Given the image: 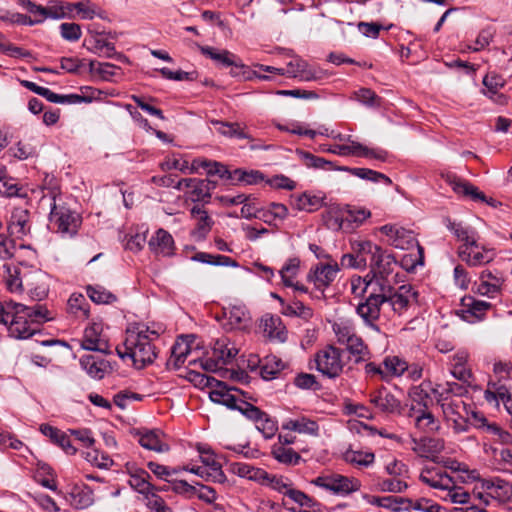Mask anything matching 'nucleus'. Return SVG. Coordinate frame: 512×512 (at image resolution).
<instances>
[{"instance_id": "obj_1", "label": "nucleus", "mask_w": 512, "mask_h": 512, "mask_svg": "<svg viewBox=\"0 0 512 512\" xmlns=\"http://www.w3.org/2000/svg\"><path fill=\"white\" fill-rule=\"evenodd\" d=\"M159 336L158 331L145 324H134L126 329L124 342L116 347V352L121 359L129 358L135 368L142 369L156 359Z\"/></svg>"}, {"instance_id": "obj_2", "label": "nucleus", "mask_w": 512, "mask_h": 512, "mask_svg": "<svg viewBox=\"0 0 512 512\" xmlns=\"http://www.w3.org/2000/svg\"><path fill=\"white\" fill-rule=\"evenodd\" d=\"M46 198L50 200L49 223L51 229L64 237L76 235L82 223L81 216L63 202L58 181L54 177H46L44 180L42 199Z\"/></svg>"}, {"instance_id": "obj_3", "label": "nucleus", "mask_w": 512, "mask_h": 512, "mask_svg": "<svg viewBox=\"0 0 512 512\" xmlns=\"http://www.w3.org/2000/svg\"><path fill=\"white\" fill-rule=\"evenodd\" d=\"M351 293L360 299L356 313L367 326L378 330L376 321L380 317L381 306L386 303V295L373 283L367 282V277L360 276L351 279Z\"/></svg>"}, {"instance_id": "obj_4", "label": "nucleus", "mask_w": 512, "mask_h": 512, "mask_svg": "<svg viewBox=\"0 0 512 512\" xmlns=\"http://www.w3.org/2000/svg\"><path fill=\"white\" fill-rule=\"evenodd\" d=\"M370 272L365 276L367 282L373 283L379 290H385L391 283H398V262L395 256L381 247L380 251L371 258Z\"/></svg>"}, {"instance_id": "obj_5", "label": "nucleus", "mask_w": 512, "mask_h": 512, "mask_svg": "<svg viewBox=\"0 0 512 512\" xmlns=\"http://www.w3.org/2000/svg\"><path fill=\"white\" fill-rule=\"evenodd\" d=\"M6 301H0V324L8 326L10 336L17 339H27L38 331L20 309L8 311Z\"/></svg>"}, {"instance_id": "obj_6", "label": "nucleus", "mask_w": 512, "mask_h": 512, "mask_svg": "<svg viewBox=\"0 0 512 512\" xmlns=\"http://www.w3.org/2000/svg\"><path fill=\"white\" fill-rule=\"evenodd\" d=\"M314 361L317 371L331 379L339 377L345 366L343 350L333 345H328L319 350L315 354Z\"/></svg>"}, {"instance_id": "obj_7", "label": "nucleus", "mask_w": 512, "mask_h": 512, "mask_svg": "<svg viewBox=\"0 0 512 512\" xmlns=\"http://www.w3.org/2000/svg\"><path fill=\"white\" fill-rule=\"evenodd\" d=\"M321 151L332 153L338 156H356L379 161H386L388 152L381 148H369L356 141H350L349 144L321 145Z\"/></svg>"}, {"instance_id": "obj_8", "label": "nucleus", "mask_w": 512, "mask_h": 512, "mask_svg": "<svg viewBox=\"0 0 512 512\" xmlns=\"http://www.w3.org/2000/svg\"><path fill=\"white\" fill-rule=\"evenodd\" d=\"M394 283L388 285V288L382 290L386 295V303H389L393 311L402 315L408 308L418 302V292L411 285H401L397 289Z\"/></svg>"}, {"instance_id": "obj_9", "label": "nucleus", "mask_w": 512, "mask_h": 512, "mask_svg": "<svg viewBox=\"0 0 512 512\" xmlns=\"http://www.w3.org/2000/svg\"><path fill=\"white\" fill-rule=\"evenodd\" d=\"M315 486L331 491L334 494L347 495L360 489V482L357 479L349 478L340 474H328L316 477L311 481Z\"/></svg>"}, {"instance_id": "obj_10", "label": "nucleus", "mask_w": 512, "mask_h": 512, "mask_svg": "<svg viewBox=\"0 0 512 512\" xmlns=\"http://www.w3.org/2000/svg\"><path fill=\"white\" fill-rule=\"evenodd\" d=\"M211 388L212 390L209 393L211 401L224 405L231 410H236L242 399L238 396V394L246 399L253 400L251 396H248V393L236 387L228 386L224 382L217 379L214 382V386Z\"/></svg>"}, {"instance_id": "obj_11", "label": "nucleus", "mask_w": 512, "mask_h": 512, "mask_svg": "<svg viewBox=\"0 0 512 512\" xmlns=\"http://www.w3.org/2000/svg\"><path fill=\"white\" fill-rule=\"evenodd\" d=\"M379 231L388 238V244L397 249L408 250L416 246L420 252L422 251V247L411 230L396 224H386L381 226Z\"/></svg>"}, {"instance_id": "obj_12", "label": "nucleus", "mask_w": 512, "mask_h": 512, "mask_svg": "<svg viewBox=\"0 0 512 512\" xmlns=\"http://www.w3.org/2000/svg\"><path fill=\"white\" fill-rule=\"evenodd\" d=\"M278 75L295 78L303 82H310L321 79L322 71L310 65L306 60L294 56L287 63L286 68H282V70L278 71Z\"/></svg>"}, {"instance_id": "obj_13", "label": "nucleus", "mask_w": 512, "mask_h": 512, "mask_svg": "<svg viewBox=\"0 0 512 512\" xmlns=\"http://www.w3.org/2000/svg\"><path fill=\"white\" fill-rule=\"evenodd\" d=\"M369 402L378 412L384 414H400L402 411L400 400L384 386L369 394Z\"/></svg>"}, {"instance_id": "obj_14", "label": "nucleus", "mask_w": 512, "mask_h": 512, "mask_svg": "<svg viewBox=\"0 0 512 512\" xmlns=\"http://www.w3.org/2000/svg\"><path fill=\"white\" fill-rule=\"evenodd\" d=\"M492 308L490 302L475 299L472 296L464 297L461 300V308L458 315L468 323H476L485 318L486 313Z\"/></svg>"}, {"instance_id": "obj_15", "label": "nucleus", "mask_w": 512, "mask_h": 512, "mask_svg": "<svg viewBox=\"0 0 512 512\" xmlns=\"http://www.w3.org/2000/svg\"><path fill=\"white\" fill-rule=\"evenodd\" d=\"M225 322L223 326L228 330H244L251 325V316L244 305H230L223 309Z\"/></svg>"}, {"instance_id": "obj_16", "label": "nucleus", "mask_w": 512, "mask_h": 512, "mask_svg": "<svg viewBox=\"0 0 512 512\" xmlns=\"http://www.w3.org/2000/svg\"><path fill=\"white\" fill-rule=\"evenodd\" d=\"M127 471L129 474V485L135 491L142 494L144 496V500H146L147 498H149V496L155 494L157 491L160 490L159 488H156L154 485L151 484V476L146 470L135 466L127 465Z\"/></svg>"}, {"instance_id": "obj_17", "label": "nucleus", "mask_w": 512, "mask_h": 512, "mask_svg": "<svg viewBox=\"0 0 512 512\" xmlns=\"http://www.w3.org/2000/svg\"><path fill=\"white\" fill-rule=\"evenodd\" d=\"M81 347L89 351H96L103 354L109 353V344L105 336L102 334V327L100 324L94 323L84 330Z\"/></svg>"}, {"instance_id": "obj_18", "label": "nucleus", "mask_w": 512, "mask_h": 512, "mask_svg": "<svg viewBox=\"0 0 512 512\" xmlns=\"http://www.w3.org/2000/svg\"><path fill=\"white\" fill-rule=\"evenodd\" d=\"M339 271L338 263H319L308 274V279L312 281L317 289L327 288L336 278Z\"/></svg>"}, {"instance_id": "obj_19", "label": "nucleus", "mask_w": 512, "mask_h": 512, "mask_svg": "<svg viewBox=\"0 0 512 512\" xmlns=\"http://www.w3.org/2000/svg\"><path fill=\"white\" fill-rule=\"evenodd\" d=\"M24 288L29 296L37 301L43 300L48 295V286L41 270L33 268L24 273Z\"/></svg>"}, {"instance_id": "obj_20", "label": "nucleus", "mask_w": 512, "mask_h": 512, "mask_svg": "<svg viewBox=\"0 0 512 512\" xmlns=\"http://www.w3.org/2000/svg\"><path fill=\"white\" fill-rule=\"evenodd\" d=\"M458 256L469 266L476 267L490 263L494 260L496 254L494 249L487 248L478 242L477 248L458 249Z\"/></svg>"}, {"instance_id": "obj_21", "label": "nucleus", "mask_w": 512, "mask_h": 512, "mask_svg": "<svg viewBox=\"0 0 512 512\" xmlns=\"http://www.w3.org/2000/svg\"><path fill=\"white\" fill-rule=\"evenodd\" d=\"M6 309L8 311H12L13 309H20L19 311L23 312L34 326L53 319L51 312L41 304L26 306L13 300H9L6 301Z\"/></svg>"}, {"instance_id": "obj_22", "label": "nucleus", "mask_w": 512, "mask_h": 512, "mask_svg": "<svg viewBox=\"0 0 512 512\" xmlns=\"http://www.w3.org/2000/svg\"><path fill=\"white\" fill-rule=\"evenodd\" d=\"M481 489L498 501H507L512 497V484L499 477H490L480 481Z\"/></svg>"}, {"instance_id": "obj_23", "label": "nucleus", "mask_w": 512, "mask_h": 512, "mask_svg": "<svg viewBox=\"0 0 512 512\" xmlns=\"http://www.w3.org/2000/svg\"><path fill=\"white\" fill-rule=\"evenodd\" d=\"M150 251L157 257L174 254L175 246L172 235L164 229H158L148 241Z\"/></svg>"}, {"instance_id": "obj_24", "label": "nucleus", "mask_w": 512, "mask_h": 512, "mask_svg": "<svg viewBox=\"0 0 512 512\" xmlns=\"http://www.w3.org/2000/svg\"><path fill=\"white\" fill-rule=\"evenodd\" d=\"M420 480L438 490L439 494H445L452 487L454 481L445 471L438 468L424 469L420 474Z\"/></svg>"}, {"instance_id": "obj_25", "label": "nucleus", "mask_w": 512, "mask_h": 512, "mask_svg": "<svg viewBox=\"0 0 512 512\" xmlns=\"http://www.w3.org/2000/svg\"><path fill=\"white\" fill-rule=\"evenodd\" d=\"M190 214L194 221L192 235L198 239H204L212 230L214 220L209 216L203 205H194L190 210Z\"/></svg>"}, {"instance_id": "obj_26", "label": "nucleus", "mask_w": 512, "mask_h": 512, "mask_svg": "<svg viewBox=\"0 0 512 512\" xmlns=\"http://www.w3.org/2000/svg\"><path fill=\"white\" fill-rule=\"evenodd\" d=\"M29 218L30 214L28 210L23 208H15L12 211L8 225L10 235L17 239H22L28 235L31 229Z\"/></svg>"}, {"instance_id": "obj_27", "label": "nucleus", "mask_w": 512, "mask_h": 512, "mask_svg": "<svg viewBox=\"0 0 512 512\" xmlns=\"http://www.w3.org/2000/svg\"><path fill=\"white\" fill-rule=\"evenodd\" d=\"M65 499L75 509H86L94 503V493L87 485H74L67 492Z\"/></svg>"}, {"instance_id": "obj_28", "label": "nucleus", "mask_w": 512, "mask_h": 512, "mask_svg": "<svg viewBox=\"0 0 512 512\" xmlns=\"http://www.w3.org/2000/svg\"><path fill=\"white\" fill-rule=\"evenodd\" d=\"M139 444L147 449L158 453L168 452L170 447L164 441V434L160 430H143L138 432Z\"/></svg>"}, {"instance_id": "obj_29", "label": "nucleus", "mask_w": 512, "mask_h": 512, "mask_svg": "<svg viewBox=\"0 0 512 512\" xmlns=\"http://www.w3.org/2000/svg\"><path fill=\"white\" fill-rule=\"evenodd\" d=\"M89 43V51L94 54H97L100 57L116 58L120 61L127 60L123 54L116 52L114 43L105 39L101 34H96L95 36H93L89 40Z\"/></svg>"}, {"instance_id": "obj_30", "label": "nucleus", "mask_w": 512, "mask_h": 512, "mask_svg": "<svg viewBox=\"0 0 512 512\" xmlns=\"http://www.w3.org/2000/svg\"><path fill=\"white\" fill-rule=\"evenodd\" d=\"M70 11L76 12L81 20H93L94 18L106 19V12L91 0H82L69 4Z\"/></svg>"}, {"instance_id": "obj_31", "label": "nucleus", "mask_w": 512, "mask_h": 512, "mask_svg": "<svg viewBox=\"0 0 512 512\" xmlns=\"http://www.w3.org/2000/svg\"><path fill=\"white\" fill-rule=\"evenodd\" d=\"M483 85L485 87L483 90L484 95L488 96L497 104L503 105L507 103V96L499 93V90L505 85V80L502 76L496 73H489L484 77Z\"/></svg>"}, {"instance_id": "obj_32", "label": "nucleus", "mask_w": 512, "mask_h": 512, "mask_svg": "<svg viewBox=\"0 0 512 512\" xmlns=\"http://www.w3.org/2000/svg\"><path fill=\"white\" fill-rule=\"evenodd\" d=\"M184 182H186V188L190 189V199L193 202L208 203L211 198V190L216 186L214 182L196 178Z\"/></svg>"}, {"instance_id": "obj_33", "label": "nucleus", "mask_w": 512, "mask_h": 512, "mask_svg": "<svg viewBox=\"0 0 512 512\" xmlns=\"http://www.w3.org/2000/svg\"><path fill=\"white\" fill-rule=\"evenodd\" d=\"M261 326L265 335L273 341L285 342L287 339V330L279 316H264L261 320Z\"/></svg>"}, {"instance_id": "obj_34", "label": "nucleus", "mask_w": 512, "mask_h": 512, "mask_svg": "<svg viewBox=\"0 0 512 512\" xmlns=\"http://www.w3.org/2000/svg\"><path fill=\"white\" fill-rule=\"evenodd\" d=\"M448 183L451 186L452 190L458 194L465 197H469L474 201H486V196L483 192L479 191L478 188L472 185L470 182L463 180L456 176H449Z\"/></svg>"}, {"instance_id": "obj_35", "label": "nucleus", "mask_w": 512, "mask_h": 512, "mask_svg": "<svg viewBox=\"0 0 512 512\" xmlns=\"http://www.w3.org/2000/svg\"><path fill=\"white\" fill-rule=\"evenodd\" d=\"M449 230L453 232L458 241L462 242L458 249L467 250L470 247L477 248L479 235L475 229L469 226H463L461 223H450Z\"/></svg>"}, {"instance_id": "obj_36", "label": "nucleus", "mask_w": 512, "mask_h": 512, "mask_svg": "<svg viewBox=\"0 0 512 512\" xmlns=\"http://www.w3.org/2000/svg\"><path fill=\"white\" fill-rule=\"evenodd\" d=\"M281 427L283 430H289L300 434H307L313 436H316L319 430V426L316 421L304 416L295 419H286L282 423Z\"/></svg>"}, {"instance_id": "obj_37", "label": "nucleus", "mask_w": 512, "mask_h": 512, "mask_svg": "<svg viewBox=\"0 0 512 512\" xmlns=\"http://www.w3.org/2000/svg\"><path fill=\"white\" fill-rule=\"evenodd\" d=\"M40 431L43 435L49 437L53 443L61 447L66 454L74 455L76 453L77 449L71 444L68 435L61 430L49 424H42Z\"/></svg>"}, {"instance_id": "obj_38", "label": "nucleus", "mask_w": 512, "mask_h": 512, "mask_svg": "<svg viewBox=\"0 0 512 512\" xmlns=\"http://www.w3.org/2000/svg\"><path fill=\"white\" fill-rule=\"evenodd\" d=\"M81 367L95 379H102L108 368V362L100 357L84 355L80 358Z\"/></svg>"}, {"instance_id": "obj_39", "label": "nucleus", "mask_w": 512, "mask_h": 512, "mask_svg": "<svg viewBox=\"0 0 512 512\" xmlns=\"http://www.w3.org/2000/svg\"><path fill=\"white\" fill-rule=\"evenodd\" d=\"M200 460L204 467H207L209 476L212 482L222 483L225 480V474L222 470L221 464L217 461L216 456L209 450H199Z\"/></svg>"}, {"instance_id": "obj_40", "label": "nucleus", "mask_w": 512, "mask_h": 512, "mask_svg": "<svg viewBox=\"0 0 512 512\" xmlns=\"http://www.w3.org/2000/svg\"><path fill=\"white\" fill-rule=\"evenodd\" d=\"M413 450L421 457L429 458L443 449V443L434 438L423 437L419 440L413 439Z\"/></svg>"}, {"instance_id": "obj_41", "label": "nucleus", "mask_w": 512, "mask_h": 512, "mask_svg": "<svg viewBox=\"0 0 512 512\" xmlns=\"http://www.w3.org/2000/svg\"><path fill=\"white\" fill-rule=\"evenodd\" d=\"M273 297L277 298L281 305V313L286 316H296L304 320H309L313 316V311L310 307L305 306L301 301L294 300L291 303L285 304L283 299L274 294Z\"/></svg>"}, {"instance_id": "obj_42", "label": "nucleus", "mask_w": 512, "mask_h": 512, "mask_svg": "<svg viewBox=\"0 0 512 512\" xmlns=\"http://www.w3.org/2000/svg\"><path fill=\"white\" fill-rule=\"evenodd\" d=\"M264 179V174L259 170L237 168L233 170L232 185H256Z\"/></svg>"}, {"instance_id": "obj_43", "label": "nucleus", "mask_w": 512, "mask_h": 512, "mask_svg": "<svg viewBox=\"0 0 512 512\" xmlns=\"http://www.w3.org/2000/svg\"><path fill=\"white\" fill-rule=\"evenodd\" d=\"M339 170L349 172L353 176L374 183L383 182L386 185L392 184V180L388 176L369 168L340 167Z\"/></svg>"}, {"instance_id": "obj_44", "label": "nucleus", "mask_w": 512, "mask_h": 512, "mask_svg": "<svg viewBox=\"0 0 512 512\" xmlns=\"http://www.w3.org/2000/svg\"><path fill=\"white\" fill-rule=\"evenodd\" d=\"M292 199L293 206L300 211L314 212L320 209L323 205L322 197L306 192L293 196Z\"/></svg>"}, {"instance_id": "obj_45", "label": "nucleus", "mask_w": 512, "mask_h": 512, "mask_svg": "<svg viewBox=\"0 0 512 512\" xmlns=\"http://www.w3.org/2000/svg\"><path fill=\"white\" fill-rule=\"evenodd\" d=\"M213 124L216 127L218 133L237 139H248L253 141L254 139L249 135L243 127L237 122H224V121H214Z\"/></svg>"}, {"instance_id": "obj_46", "label": "nucleus", "mask_w": 512, "mask_h": 512, "mask_svg": "<svg viewBox=\"0 0 512 512\" xmlns=\"http://www.w3.org/2000/svg\"><path fill=\"white\" fill-rule=\"evenodd\" d=\"M5 280L7 289L12 292H21L24 290V273L17 267H11L9 264H4Z\"/></svg>"}, {"instance_id": "obj_47", "label": "nucleus", "mask_w": 512, "mask_h": 512, "mask_svg": "<svg viewBox=\"0 0 512 512\" xmlns=\"http://www.w3.org/2000/svg\"><path fill=\"white\" fill-rule=\"evenodd\" d=\"M286 368V363L275 355H268L264 358L260 369L261 377L264 380L274 379L282 370Z\"/></svg>"}, {"instance_id": "obj_48", "label": "nucleus", "mask_w": 512, "mask_h": 512, "mask_svg": "<svg viewBox=\"0 0 512 512\" xmlns=\"http://www.w3.org/2000/svg\"><path fill=\"white\" fill-rule=\"evenodd\" d=\"M271 454L279 463L288 466H295L299 464L302 459L299 453L284 445H273Z\"/></svg>"}, {"instance_id": "obj_49", "label": "nucleus", "mask_w": 512, "mask_h": 512, "mask_svg": "<svg viewBox=\"0 0 512 512\" xmlns=\"http://www.w3.org/2000/svg\"><path fill=\"white\" fill-rule=\"evenodd\" d=\"M345 346L350 355L355 358V363L366 361L370 357L368 346L357 334H355Z\"/></svg>"}, {"instance_id": "obj_50", "label": "nucleus", "mask_w": 512, "mask_h": 512, "mask_svg": "<svg viewBox=\"0 0 512 512\" xmlns=\"http://www.w3.org/2000/svg\"><path fill=\"white\" fill-rule=\"evenodd\" d=\"M444 501H450L451 503L461 505L475 504L472 501V496L463 487L457 486L453 481L452 487H450L445 494H439Z\"/></svg>"}, {"instance_id": "obj_51", "label": "nucleus", "mask_w": 512, "mask_h": 512, "mask_svg": "<svg viewBox=\"0 0 512 512\" xmlns=\"http://www.w3.org/2000/svg\"><path fill=\"white\" fill-rule=\"evenodd\" d=\"M199 48L204 56L213 60L217 65L229 67L231 64H234L232 60L235 54L228 50H218L211 46H200Z\"/></svg>"}, {"instance_id": "obj_52", "label": "nucleus", "mask_w": 512, "mask_h": 512, "mask_svg": "<svg viewBox=\"0 0 512 512\" xmlns=\"http://www.w3.org/2000/svg\"><path fill=\"white\" fill-rule=\"evenodd\" d=\"M19 6L29 12L32 16H30V24L29 26H34L37 24L43 23L47 18L46 7L42 5H38L31 0H17Z\"/></svg>"}, {"instance_id": "obj_53", "label": "nucleus", "mask_w": 512, "mask_h": 512, "mask_svg": "<svg viewBox=\"0 0 512 512\" xmlns=\"http://www.w3.org/2000/svg\"><path fill=\"white\" fill-rule=\"evenodd\" d=\"M192 259L201 263L210 264L214 266H238V263L228 256L219 254L214 255L207 252H198L192 257Z\"/></svg>"}, {"instance_id": "obj_54", "label": "nucleus", "mask_w": 512, "mask_h": 512, "mask_svg": "<svg viewBox=\"0 0 512 512\" xmlns=\"http://www.w3.org/2000/svg\"><path fill=\"white\" fill-rule=\"evenodd\" d=\"M190 346L185 342H176L171 348V355L167 361L168 367L178 369L190 354Z\"/></svg>"}, {"instance_id": "obj_55", "label": "nucleus", "mask_w": 512, "mask_h": 512, "mask_svg": "<svg viewBox=\"0 0 512 512\" xmlns=\"http://www.w3.org/2000/svg\"><path fill=\"white\" fill-rule=\"evenodd\" d=\"M386 377L401 376L408 370V363L398 356H388L383 361Z\"/></svg>"}, {"instance_id": "obj_56", "label": "nucleus", "mask_w": 512, "mask_h": 512, "mask_svg": "<svg viewBox=\"0 0 512 512\" xmlns=\"http://www.w3.org/2000/svg\"><path fill=\"white\" fill-rule=\"evenodd\" d=\"M300 260L297 257L289 258L283 267L280 269L279 274L285 286L294 285V280L299 272Z\"/></svg>"}, {"instance_id": "obj_57", "label": "nucleus", "mask_w": 512, "mask_h": 512, "mask_svg": "<svg viewBox=\"0 0 512 512\" xmlns=\"http://www.w3.org/2000/svg\"><path fill=\"white\" fill-rule=\"evenodd\" d=\"M234 64H231L230 74L233 77H237L242 80H250L253 76L258 77L259 79L268 80L269 76L258 75L255 71L250 70V68L243 64L242 61L235 55L233 57Z\"/></svg>"}, {"instance_id": "obj_58", "label": "nucleus", "mask_w": 512, "mask_h": 512, "mask_svg": "<svg viewBox=\"0 0 512 512\" xmlns=\"http://www.w3.org/2000/svg\"><path fill=\"white\" fill-rule=\"evenodd\" d=\"M238 353V350L234 347H228L225 339H220L215 342L213 347V354L216 358H219L222 365L229 363Z\"/></svg>"}, {"instance_id": "obj_59", "label": "nucleus", "mask_w": 512, "mask_h": 512, "mask_svg": "<svg viewBox=\"0 0 512 512\" xmlns=\"http://www.w3.org/2000/svg\"><path fill=\"white\" fill-rule=\"evenodd\" d=\"M510 395L511 393L505 385L492 382L488 383V388L484 392V398L489 403H498Z\"/></svg>"}, {"instance_id": "obj_60", "label": "nucleus", "mask_w": 512, "mask_h": 512, "mask_svg": "<svg viewBox=\"0 0 512 512\" xmlns=\"http://www.w3.org/2000/svg\"><path fill=\"white\" fill-rule=\"evenodd\" d=\"M87 294L96 304H110L116 301V296L114 294L99 285L88 286Z\"/></svg>"}, {"instance_id": "obj_61", "label": "nucleus", "mask_w": 512, "mask_h": 512, "mask_svg": "<svg viewBox=\"0 0 512 512\" xmlns=\"http://www.w3.org/2000/svg\"><path fill=\"white\" fill-rule=\"evenodd\" d=\"M501 284V280L497 277H493V281L480 280L476 288V293L481 296H487L488 298H494L500 293Z\"/></svg>"}, {"instance_id": "obj_62", "label": "nucleus", "mask_w": 512, "mask_h": 512, "mask_svg": "<svg viewBox=\"0 0 512 512\" xmlns=\"http://www.w3.org/2000/svg\"><path fill=\"white\" fill-rule=\"evenodd\" d=\"M89 67L91 72L98 73L105 80H111L112 77L117 75L118 71L120 70L119 67L111 63L98 62L95 60H91L89 62Z\"/></svg>"}, {"instance_id": "obj_63", "label": "nucleus", "mask_w": 512, "mask_h": 512, "mask_svg": "<svg viewBox=\"0 0 512 512\" xmlns=\"http://www.w3.org/2000/svg\"><path fill=\"white\" fill-rule=\"evenodd\" d=\"M408 488L405 479L391 477L378 482V489L381 492L402 493Z\"/></svg>"}, {"instance_id": "obj_64", "label": "nucleus", "mask_w": 512, "mask_h": 512, "mask_svg": "<svg viewBox=\"0 0 512 512\" xmlns=\"http://www.w3.org/2000/svg\"><path fill=\"white\" fill-rule=\"evenodd\" d=\"M353 252L356 256L360 258H366V256H370L374 258V256L380 251L381 246L372 243L371 241H357L352 244Z\"/></svg>"}]
</instances>
